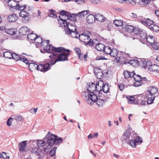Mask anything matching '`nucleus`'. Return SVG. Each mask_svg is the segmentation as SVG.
Masks as SVG:
<instances>
[{
	"label": "nucleus",
	"mask_w": 159,
	"mask_h": 159,
	"mask_svg": "<svg viewBox=\"0 0 159 159\" xmlns=\"http://www.w3.org/2000/svg\"><path fill=\"white\" fill-rule=\"evenodd\" d=\"M44 43H46V45H45V47L43 48L45 52L48 53H52V55H51L49 56V57L51 59L52 58L54 57L57 56L58 55L57 54H55L54 52H59L60 53L62 52V51L65 50V49L62 47H60L56 48L53 46L52 45L50 44L49 45V41L48 40L45 41Z\"/></svg>",
	"instance_id": "1"
},
{
	"label": "nucleus",
	"mask_w": 159,
	"mask_h": 159,
	"mask_svg": "<svg viewBox=\"0 0 159 159\" xmlns=\"http://www.w3.org/2000/svg\"><path fill=\"white\" fill-rule=\"evenodd\" d=\"M70 50L69 49H65V50L61 52L56 57L57 58L55 59V57L52 58L50 59V63L52 65H54L57 61H68V57L70 54Z\"/></svg>",
	"instance_id": "2"
},
{
	"label": "nucleus",
	"mask_w": 159,
	"mask_h": 159,
	"mask_svg": "<svg viewBox=\"0 0 159 159\" xmlns=\"http://www.w3.org/2000/svg\"><path fill=\"white\" fill-rule=\"evenodd\" d=\"M66 25H68V29L65 31L66 33L73 38H78V35L80 34L78 31H76L77 28L76 26L72 24Z\"/></svg>",
	"instance_id": "3"
},
{
	"label": "nucleus",
	"mask_w": 159,
	"mask_h": 159,
	"mask_svg": "<svg viewBox=\"0 0 159 159\" xmlns=\"http://www.w3.org/2000/svg\"><path fill=\"white\" fill-rule=\"evenodd\" d=\"M102 84H103V81L101 80L98 81L96 83V84L93 83H89L87 90L89 92L90 94H92V93L94 94L96 93L95 91H97L98 89H99L98 88L97 86L100 87L101 86Z\"/></svg>",
	"instance_id": "4"
},
{
	"label": "nucleus",
	"mask_w": 159,
	"mask_h": 159,
	"mask_svg": "<svg viewBox=\"0 0 159 159\" xmlns=\"http://www.w3.org/2000/svg\"><path fill=\"white\" fill-rule=\"evenodd\" d=\"M78 36L80 41L84 43L86 46H92L93 45L94 42L93 41H91L89 36L88 34H79Z\"/></svg>",
	"instance_id": "5"
},
{
	"label": "nucleus",
	"mask_w": 159,
	"mask_h": 159,
	"mask_svg": "<svg viewBox=\"0 0 159 159\" xmlns=\"http://www.w3.org/2000/svg\"><path fill=\"white\" fill-rule=\"evenodd\" d=\"M96 92H98V95H96L97 93L96 92L94 94L92 93V94H90L89 95V97H90V100L92 101H95L96 99H97L98 98L103 99V94L101 93L102 89L101 86L100 87V89H98Z\"/></svg>",
	"instance_id": "6"
},
{
	"label": "nucleus",
	"mask_w": 159,
	"mask_h": 159,
	"mask_svg": "<svg viewBox=\"0 0 159 159\" xmlns=\"http://www.w3.org/2000/svg\"><path fill=\"white\" fill-rule=\"evenodd\" d=\"M20 15L22 17V20L23 22L26 23L29 21L30 17L28 12L25 11H21L20 13Z\"/></svg>",
	"instance_id": "7"
},
{
	"label": "nucleus",
	"mask_w": 159,
	"mask_h": 159,
	"mask_svg": "<svg viewBox=\"0 0 159 159\" xmlns=\"http://www.w3.org/2000/svg\"><path fill=\"white\" fill-rule=\"evenodd\" d=\"M131 134L129 130H126L124 133L122 141L123 143H128L131 139H130Z\"/></svg>",
	"instance_id": "8"
},
{
	"label": "nucleus",
	"mask_w": 159,
	"mask_h": 159,
	"mask_svg": "<svg viewBox=\"0 0 159 159\" xmlns=\"http://www.w3.org/2000/svg\"><path fill=\"white\" fill-rule=\"evenodd\" d=\"M133 78L135 81L133 84V85L134 86L139 87L143 85L142 82L141 81L142 78L140 75H134Z\"/></svg>",
	"instance_id": "9"
},
{
	"label": "nucleus",
	"mask_w": 159,
	"mask_h": 159,
	"mask_svg": "<svg viewBox=\"0 0 159 159\" xmlns=\"http://www.w3.org/2000/svg\"><path fill=\"white\" fill-rule=\"evenodd\" d=\"M158 90L157 88L155 86H151L148 88L146 94L151 95L152 96H155L154 94L157 92Z\"/></svg>",
	"instance_id": "10"
},
{
	"label": "nucleus",
	"mask_w": 159,
	"mask_h": 159,
	"mask_svg": "<svg viewBox=\"0 0 159 159\" xmlns=\"http://www.w3.org/2000/svg\"><path fill=\"white\" fill-rule=\"evenodd\" d=\"M127 62L129 64L134 67L137 66L139 63V61L136 60H130L127 61L126 60H125V61H121V63L122 64H126Z\"/></svg>",
	"instance_id": "11"
},
{
	"label": "nucleus",
	"mask_w": 159,
	"mask_h": 159,
	"mask_svg": "<svg viewBox=\"0 0 159 159\" xmlns=\"http://www.w3.org/2000/svg\"><path fill=\"white\" fill-rule=\"evenodd\" d=\"M120 53L121 54L122 56L120 57H117L116 58V61L119 62L120 61H122V59L123 58H124L126 59V58L129 57L130 56L129 54V53L126 54L125 52H120Z\"/></svg>",
	"instance_id": "12"
},
{
	"label": "nucleus",
	"mask_w": 159,
	"mask_h": 159,
	"mask_svg": "<svg viewBox=\"0 0 159 159\" xmlns=\"http://www.w3.org/2000/svg\"><path fill=\"white\" fill-rule=\"evenodd\" d=\"M18 19L17 15L15 13H12L9 15L7 17L8 20L11 22H14L16 21Z\"/></svg>",
	"instance_id": "13"
},
{
	"label": "nucleus",
	"mask_w": 159,
	"mask_h": 159,
	"mask_svg": "<svg viewBox=\"0 0 159 159\" xmlns=\"http://www.w3.org/2000/svg\"><path fill=\"white\" fill-rule=\"evenodd\" d=\"M139 65L142 68H145L148 69L151 63V62L150 61H146L144 60H142L140 61H139Z\"/></svg>",
	"instance_id": "14"
},
{
	"label": "nucleus",
	"mask_w": 159,
	"mask_h": 159,
	"mask_svg": "<svg viewBox=\"0 0 159 159\" xmlns=\"http://www.w3.org/2000/svg\"><path fill=\"white\" fill-rule=\"evenodd\" d=\"M27 141H24L19 143L18 147L19 149L20 152H23L25 151Z\"/></svg>",
	"instance_id": "15"
},
{
	"label": "nucleus",
	"mask_w": 159,
	"mask_h": 159,
	"mask_svg": "<svg viewBox=\"0 0 159 159\" xmlns=\"http://www.w3.org/2000/svg\"><path fill=\"white\" fill-rule=\"evenodd\" d=\"M145 42L149 43V44H151V45H153L154 43L155 42L154 37L149 35L147 37L146 40H145V42H144V43Z\"/></svg>",
	"instance_id": "16"
},
{
	"label": "nucleus",
	"mask_w": 159,
	"mask_h": 159,
	"mask_svg": "<svg viewBox=\"0 0 159 159\" xmlns=\"http://www.w3.org/2000/svg\"><path fill=\"white\" fill-rule=\"evenodd\" d=\"M146 97L145 99H147V103L148 104H151L153 103L155 98V96H152L151 95L146 94Z\"/></svg>",
	"instance_id": "17"
},
{
	"label": "nucleus",
	"mask_w": 159,
	"mask_h": 159,
	"mask_svg": "<svg viewBox=\"0 0 159 159\" xmlns=\"http://www.w3.org/2000/svg\"><path fill=\"white\" fill-rule=\"evenodd\" d=\"M8 5L11 8H15V7L16 8L17 7V6H18V5L19 4V2L18 1H16L15 0H9L8 3Z\"/></svg>",
	"instance_id": "18"
},
{
	"label": "nucleus",
	"mask_w": 159,
	"mask_h": 159,
	"mask_svg": "<svg viewBox=\"0 0 159 159\" xmlns=\"http://www.w3.org/2000/svg\"><path fill=\"white\" fill-rule=\"evenodd\" d=\"M78 16V13L72 14L70 13L69 16V19H67V20L68 21L69 20L73 21H75L77 19H79V17Z\"/></svg>",
	"instance_id": "19"
},
{
	"label": "nucleus",
	"mask_w": 159,
	"mask_h": 159,
	"mask_svg": "<svg viewBox=\"0 0 159 159\" xmlns=\"http://www.w3.org/2000/svg\"><path fill=\"white\" fill-rule=\"evenodd\" d=\"M90 93L89 94L87 92H83L82 93V97L86 100V102L88 103L91 104V102H90V97H89V95Z\"/></svg>",
	"instance_id": "20"
},
{
	"label": "nucleus",
	"mask_w": 159,
	"mask_h": 159,
	"mask_svg": "<svg viewBox=\"0 0 159 159\" xmlns=\"http://www.w3.org/2000/svg\"><path fill=\"white\" fill-rule=\"evenodd\" d=\"M20 33L23 35H27L29 34V32L28 31V29L26 27L24 26L21 28L19 30Z\"/></svg>",
	"instance_id": "21"
},
{
	"label": "nucleus",
	"mask_w": 159,
	"mask_h": 159,
	"mask_svg": "<svg viewBox=\"0 0 159 159\" xmlns=\"http://www.w3.org/2000/svg\"><path fill=\"white\" fill-rule=\"evenodd\" d=\"M143 142V141L142 140H137L135 139L133 140L131 139L128 144L131 146L132 147L135 148L136 147L137 143H142Z\"/></svg>",
	"instance_id": "22"
},
{
	"label": "nucleus",
	"mask_w": 159,
	"mask_h": 159,
	"mask_svg": "<svg viewBox=\"0 0 159 159\" xmlns=\"http://www.w3.org/2000/svg\"><path fill=\"white\" fill-rule=\"evenodd\" d=\"M32 35H33V34H29L28 35L27 37L28 38L30 39L31 40H36V39H38L39 38V39L41 41L40 42H37L36 41V42L38 43H41V45L42 47L43 46L44 43H43V42L42 41V39L40 37H38V36L37 35H36V37L34 38H32Z\"/></svg>",
	"instance_id": "23"
},
{
	"label": "nucleus",
	"mask_w": 159,
	"mask_h": 159,
	"mask_svg": "<svg viewBox=\"0 0 159 159\" xmlns=\"http://www.w3.org/2000/svg\"><path fill=\"white\" fill-rule=\"evenodd\" d=\"M148 69L150 71H156L158 72L159 71V66L157 65H150Z\"/></svg>",
	"instance_id": "24"
},
{
	"label": "nucleus",
	"mask_w": 159,
	"mask_h": 159,
	"mask_svg": "<svg viewBox=\"0 0 159 159\" xmlns=\"http://www.w3.org/2000/svg\"><path fill=\"white\" fill-rule=\"evenodd\" d=\"M95 20V16L92 14L89 15L86 17L87 22L89 24L93 23Z\"/></svg>",
	"instance_id": "25"
},
{
	"label": "nucleus",
	"mask_w": 159,
	"mask_h": 159,
	"mask_svg": "<svg viewBox=\"0 0 159 159\" xmlns=\"http://www.w3.org/2000/svg\"><path fill=\"white\" fill-rule=\"evenodd\" d=\"M17 29L15 28L7 29H5V32L11 35H14L17 32Z\"/></svg>",
	"instance_id": "26"
},
{
	"label": "nucleus",
	"mask_w": 159,
	"mask_h": 159,
	"mask_svg": "<svg viewBox=\"0 0 159 159\" xmlns=\"http://www.w3.org/2000/svg\"><path fill=\"white\" fill-rule=\"evenodd\" d=\"M59 18H60L61 20L60 23L61 25H63L64 26H67V28H68V25H66V24H67L68 25L71 24L68 21H67V20L66 18L63 19V18H61L60 16H59Z\"/></svg>",
	"instance_id": "27"
},
{
	"label": "nucleus",
	"mask_w": 159,
	"mask_h": 159,
	"mask_svg": "<svg viewBox=\"0 0 159 159\" xmlns=\"http://www.w3.org/2000/svg\"><path fill=\"white\" fill-rule=\"evenodd\" d=\"M123 28L125 29L126 31L129 33L132 32L134 30V27L131 25H124Z\"/></svg>",
	"instance_id": "28"
},
{
	"label": "nucleus",
	"mask_w": 159,
	"mask_h": 159,
	"mask_svg": "<svg viewBox=\"0 0 159 159\" xmlns=\"http://www.w3.org/2000/svg\"><path fill=\"white\" fill-rule=\"evenodd\" d=\"M70 13L64 10H63L60 12V16L63 19L66 18L67 20L69 19V15Z\"/></svg>",
	"instance_id": "29"
},
{
	"label": "nucleus",
	"mask_w": 159,
	"mask_h": 159,
	"mask_svg": "<svg viewBox=\"0 0 159 159\" xmlns=\"http://www.w3.org/2000/svg\"><path fill=\"white\" fill-rule=\"evenodd\" d=\"M149 29L152 31L157 32L159 31V27L154 24H151L149 25Z\"/></svg>",
	"instance_id": "30"
},
{
	"label": "nucleus",
	"mask_w": 159,
	"mask_h": 159,
	"mask_svg": "<svg viewBox=\"0 0 159 159\" xmlns=\"http://www.w3.org/2000/svg\"><path fill=\"white\" fill-rule=\"evenodd\" d=\"M140 36L143 41V43L145 42L146 38L147 37V35L145 30H141L140 33Z\"/></svg>",
	"instance_id": "31"
},
{
	"label": "nucleus",
	"mask_w": 159,
	"mask_h": 159,
	"mask_svg": "<svg viewBox=\"0 0 159 159\" xmlns=\"http://www.w3.org/2000/svg\"><path fill=\"white\" fill-rule=\"evenodd\" d=\"M89 13V11L88 10L83 11L80 12L78 13L79 20H81V17L86 15Z\"/></svg>",
	"instance_id": "32"
},
{
	"label": "nucleus",
	"mask_w": 159,
	"mask_h": 159,
	"mask_svg": "<svg viewBox=\"0 0 159 159\" xmlns=\"http://www.w3.org/2000/svg\"><path fill=\"white\" fill-rule=\"evenodd\" d=\"M102 84V88H101V89L102 90L103 92L104 93H108L109 91L108 84H104L103 82V84Z\"/></svg>",
	"instance_id": "33"
},
{
	"label": "nucleus",
	"mask_w": 159,
	"mask_h": 159,
	"mask_svg": "<svg viewBox=\"0 0 159 159\" xmlns=\"http://www.w3.org/2000/svg\"><path fill=\"white\" fill-rule=\"evenodd\" d=\"M52 136H54L55 139V145H57L59 143H61L63 142L62 139L61 138H58V137L57 135L54 134H52Z\"/></svg>",
	"instance_id": "34"
},
{
	"label": "nucleus",
	"mask_w": 159,
	"mask_h": 159,
	"mask_svg": "<svg viewBox=\"0 0 159 159\" xmlns=\"http://www.w3.org/2000/svg\"><path fill=\"white\" fill-rule=\"evenodd\" d=\"M95 20H97L103 22L105 21V18L102 15L99 14H97L95 15Z\"/></svg>",
	"instance_id": "35"
},
{
	"label": "nucleus",
	"mask_w": 159,
	"mask_h": 159,
	"mask_svg": "<svg viewBox=\"0 0 159 159\" xmlns=\"http://www.w3.org/2000/svg\"><path fill=\"white\" fill-rule=\"evenodd\" d=\"M128 99V102L129 103L136 104L138 103V101L137 100L135 99L134 97L130 96Z\"/></svg>",
	"instance_id": "36"
},
{
	"label": "nucleus",
	"mask_w": 159,
	"mask_h": 159,
	"mask_svg": "<svg viewBox=\"0 0 159 159\" xmlns=\"http://www.w3.org/2000/svg\"><path fill=\"white\" fill-rule=\"evenodd\" d=\"M48 141L47 142V144L49 145L52 146L55 143V139L50 137L48 138Z\"/></svg>",
	"instance_id": "37"
},
{
	"label": "nucleus",
	"mask_w": 159,
	"mask_h": 159,
	"mask_svg": "<svg viewBox=\"0 0 159 159\" xmlns=\"http://www.w3.org/2000/svg\"><path fill=\"white\" fill-rule=\"evenodd\" d=\"M31 152L39 156L41 154V151L39 148L34 147L32 148Z\"/></svg>",
	"instance_id": "38"
},
{
	"label": "nucleus",
	"mask_w": 159,
	"mask_h": 159,
	"mask_svg": "<svg viewBox=\"0 0 159 159\" xmlns=\"http://www.w3.org/2000/svg\"><path fill=\"white\" fill-rule=\"evenodd\" d=\"M105 46L104 44L99 43L96 46V49L98 51H103L105 48Z\"/></svg>",
	"instance_id": "39"
},
{
	"label": "nucleus",
	"mask_w": 159,
	"mask_h": 159,
	"mask_svg": "<svg viewBox=\"0 0 159 159\" xmlns=\"http://www.w3.org/2000/svg\"><path fill=\"white\" fill-rule=\"evenodd\" d=\"M50 60L49 61V63H47L45 64H42L43 66V72H46L49 69L50 65H52L50 63Z\"/></svg>",
	"instance_id": "40"
},
{
	"label": "nucleus",
	"mask_w": 159,
	"mask_h": 159,
	"mask_svg": "<svg viewBox=\"0 0 159 159\" xmlns=\"http://www.w3.org/2000/svg\"><path fill=\"white\" fill-rule=\"evenodd\" d=\"M37 64L34 63H31L29 64V68L31 71H33L36 70Z\"/></svg>",
	"instance_id": "41"
},
{
	"label": "nucleus",
	"mask_w": 159,
	"mask_h": 159,
	"mask_svg": "<svg viewBox=\"0 0 159 159\" xmlns=\"http://www.w3.org/2000/svg\"><path fill=\"white\" fill-rule=\"evenodd\" d=\"M13 53L9 51H6L3 53V56L7 58L11 59Z\"/></svg>",
	"instance_id": "42"
},
{
	"label": "nucleus",
	"mask_w": 159,
	"mask_h": 159,
	"mask_svg": "<svg viewBox=\"0 0 159 159\" xmlns=\"http://www.w3.org/2000/svg\"><path fill=\"white\" fill-rule=\"evenodd\" d=\"M46 144L45 142L42 140H38L37 142V145L39 147H43Z\"/></svg>",
	"instance_id": "43"
},
{
	"label": "nucleus",
	"mask_w": 159,
	"mask_h": 159,
	"mask_svg": "<svg viewBox=\"0 0 159 159\" xmlns=\"http://www.w3.org/2000/svg\"><path fill=\"white\" fill-rule=\"evenodd\" d=\"M113 23L116 26H120L124 25H123V21L121 20H115L114 21Z\"/></svg>",
	"instance_id": "44"
},
{
	"label": "nucleus",
	"mask_w": 159,
	"mask_h": 159,
	"mask_svg": "<svg viewBox=\"0 0 159 159\" xmlns=\"http://www.w3.org/2000/svg\"><path fill=\"white\" fill-rule=\"evenodd\" d=\"M93 102L96 103V104L99 106L102 107L103 106L104 103V101L103 99H99L98 98L97 99H96L95 101H93Z\"/></svg>",
	"instance_id": "45"
},
{
	"label": "nucleus",
	"mask_w": 159,
	"mask_h": 159,
	"mask_svg": "<svg viewBox=\"0 0 159 159\" xmlns=\"http://www.w3.org/2000/svg\"><path fill=\"white\" fill-rule=\"evenodd\" d=\"M110 53V55L111 56L115 57L117 55L118 52L116 49L113 48L111 50Z\"/></svg>",
	"instance_id": "46"
},
{
	"label": "nucleus",
	"mask_w": 159,
	"mask_h": 159,
	"mask_svg": "<svg viewBox=\"0 0 159 159\" xmlns=\"http://www.w3.org/2000/svg\"><path fill=\"white\" fill-rule=\"evenodd\" d=\"M111 50L112 49H111V48L106 46L105 47V48L104 49V50H103V51L105 54L110 55Z\"/></svg>",
	"instance_id": "47"
},
{
	"label": "nucleus",
	"mask_w": 159,
	"mask_h": 159,
	"mask_svg": "<svg viewBox=\"0 0 159 159\" xmlns=\"http://www.w3.org/2000/svg\"><path fill=\"white\" fill-rule=\"evenodd\" d=\"M50 13L48 14V16L55 18H57V15L54 13L55 11L53 10H49Z\"/></svg>",
	"instance_id": "48"
},
{
	"label": "nucleus",
	"mask_w": 159,
	"mask_h": 159,
	"mask_svg": "<svg viewBox=\"0 0 159 159\" xmlns=\"http://www.w3.org/2000/svg\"><path fill=\"white\" fill-rule=\"evenodd\" d=\"M57 147H54L52 149H51L49 152V155L51 157H53L55 154L57 150Z\"/></svg>",
	"instance_id": "49"
},
{
	"label": "nucleus",
	"mask_w": 159,
	"mask_h": 159,
	"mask_svg": "<svg viewBox=\"0 0 159 159\" xmlns=\"http://www.w3.org/2000/svg\"><path fill=\"white\" fill-rule=\"evenodd\" d=\"M0 157L4 159H9V157L7 155L6 153L3 152L2 153H0Z\"/></svg>",
	"instance_id": "50"
},
{
	"label": "nucleus",
	"mask_w": 159,
	"mask_h": 159,
	"mask_svg": "<svg viewBox=\"0 0 159 159\" xmlns=\"http://www.w3.org/2000/svg\"><path fill=\"white\" fill-rule=\"evenodd\" d=\"M12 57H11V59H13L16 61H19L20 58L19 56L15 53H13Z\"/></svg>",
	"instance_id": "51"
},
{
	"label": "nucleus",
	"mask_w": 159,
	"mask_h": 159,
	"mask_svg": "<svg viewBox=\"0 0 159 159\" xmlns=\"http://www.w3.org/2000/svg\"><path fill=\"white\" fill-rule=\"evenodd\" d=\"M96 78L99 79H101L103 78V70L99 72V73L97 75H96Z\"/></svg>",
	"instance_id": "52"
},
{
	"label": "nucleus",
	"mask_w": 159,
	"mask_h": 159,
	"mask_svg": "<svg viewBox=\"0 0 159 159\" xmlns=\"http://www.w3.org/2000/svg\"><path fill=\"white\" fill-rule=\"evenodd\" d=\"M140 29L138 27H134V30H133V32L136 35L138 34L140 32Z\"/></svg>",
	"instance_id": "53"
},
{
	"label": "nucleus",
	"mask_w": 159,
	"mask_h": 159,
	"mask_svg": "<svg viewBox=\"0 0 159 159\" xmlns=\"http://www.w3.org/2000/svg\"><path fill=\"white\" fill-rule=\"evenodd\" d=\"M141 81L142 82L143 85L145 84H148L150 83V81L148 80L147 78L145 77L142 78Z\"/></svg>",
	"instance_id": "54"
},
{
	"label": "nucleus",
	"mask_w": 159,
	"mask_h": 159,
	"mask_svg": "<svg viewBox=\"0 0 159 159\" xmlns=\"http://www.w3.org/2000/svg\"><path fill=\"white\" fill-rule=\"evenodd\" d=\"M18 6H17V7L16 8L19 9L20 10L24 11V9L26 7V6L25 5H24L23 6H22L19 5V4L18 5Z\"/></svg>",
	"instance_id": "55"
},
{
	"label": "nucleus",
	"mask_w": 159,
	"mask_h": 159,
	"mask_svg": "<svg viewBox=\"0 0 159 159\" xmlns=\"http://www.w3.org/2000/svg\"><path fill=\"white\" fill-rule=\"evenodd\" d=\"M43 66L42 64H40L39 65H37L36 70L38 71L43 72Z\"/></svg>",
	"instance_id": "56"
},
{
	"label": "nucleus",
	"mask_w": 159,
	"mask_h": 159,
	"mask_svg": "<svg viewBox=\"0 0 159 159\" xmlns=\"http://www.w3.org/2000/svg\"><path fill=\"white\" fill-rule=\"evenodd\" d=\"M94 70L95 76H96V75L98 74L99 73V72L102 71V70L101 69L98 67L95 68Z\"/></svg>",
	"instance_id": "57"
},
{
	"label": "nucleus",
	"mask_w": 159,
	"mask_h": 159,
	"mask_svg": "<svg viewBox=\"0 0 159 159\" xmlns=\"http://www.w3.org/2000/svg\"><path fill=\"white\" fill-rule=\"evenodd\" d=\"M15 119L17 121H22L23 120L22 117L21 116H15Z\"/></svg>",
	"instance_id": "58"
},
{
	"label": "nucleus",
	"mask_w": 159,
	"mask_h": 159,
	"mask_svg": "<svg viewBox=\"0 0 159 159\" xmlns=\"http://www.w3.org/2000/svg\"><path fill=\"white\" fill-rule=\"evenodd\" d=\"M124 75L125 78L127 79L130 77L129 72L128 71H125L124 72Z\"/></svg>",
	"instance_id": "59"
},
{
	"label": "nucleus",
	"mask_w": 159,
	"mask_h": 159,
	"mask_svg": "<svg viewBox=\"0 0 159 159\" xmlns=\"http://www.w3.org/2000/svg\"><path fill=\"white\" fill-rule=\"evenodd\" d=\"M142 101L141 102V105H143L146 104V100L145 99V96H142Z\"/></svg>",
	"instance_id": "60"
},
{
	"label": "nucleus",
	"mask_w": 159,
	"mask_h": 159,
	"mask_svg": "<svg viewBox=\"0 0 159 159\" xmlns=\"http://www.w3.org/2000/svg\"><path fill=\"white\" fill-rule=\"evenodd\" d=\"M148 22H152V20H150L149 19H145V21H143L141 20V22L144 24L145 25H148Z\"/></svg>",
	"instance_id": "61"
},
{
	"label": "nucleus",
	"mask_w": 159,
	"mask_h": 159,
	"mask_svg": "<svg viewBox=\"0 0 159 159\" xmlns=\"http://www.w3.org/2000/svg\"><path fill=\"white\" fill-rule=\"evenodd\" d=\"M118 86L120 90V91H122L123 90L124 88L125 85L123 84H118Z\"/></svg>",
	"instance_id": "62"
},
{
	"label": "nucleus",
	"mask_w": 159,
	"mask_h": 159,
	"mask_svg": "<svg viewBox=\"0 0 159 159\" xmlns=\"http://www.w3.org/2000/svg\"><path fill=\"white\" fill-rule=\"evenodd\" d=\"M12 119L11 118H9L7 122V125L9 126H10L12 124V121H11V120H12Z\"/></svg>",
	"instance_id": "63"
},
{
	"label": "nucleus",
	"mask_w": 159,
	"mask_h": 159,
	"mask_svg": "<svg viewBox=\"0 0 159 159\" xmlns=\"http://www.w3.org/2000/svg\"><path fill=\"white\" fill-rule=\"evenodd\" d=\"M75 50L76 52V53L78 55L80 54L81 53L80 49L79 48H75Z\"/></svg>",
	"instance_id": "64"
}]
</instances>
